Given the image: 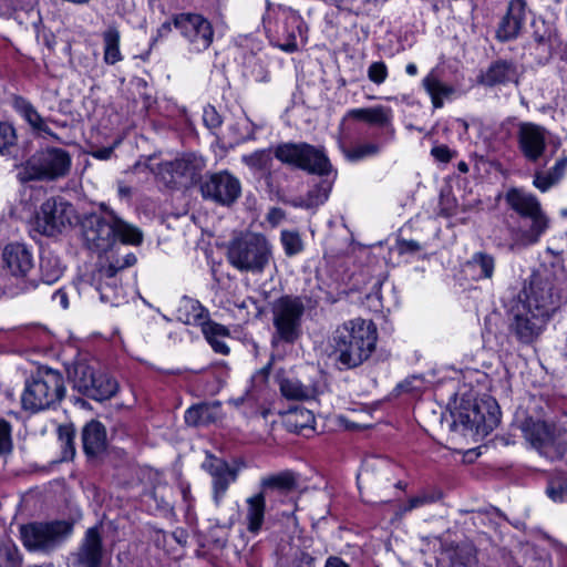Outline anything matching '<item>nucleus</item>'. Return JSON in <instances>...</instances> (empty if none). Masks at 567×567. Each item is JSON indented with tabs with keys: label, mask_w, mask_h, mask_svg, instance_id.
Segmentation results:
<instances>
[{
	"label": "nucleus",
	"mask_w": 567,
	"mask_h": 567,
	"mask_svg": "<svg viewBox=\"0 0 567 567\" xmlns=\"http://www.w3.org/2000/svg\"><path fill=\"white\" fill-rule=\"evenodd\" d=\"M104 215L89 214L81 221V235L84 245L91 251L102 254L113 248L118 238L122 244L141 245L143 233L118 217L114 210L101 206Z\"/></svg>",
	"instance_id": "nucleus-1"
},
{
	"label": "nucleus",
	"mask_w": 567,
	"mask_h": 567,
	"mask_svg": "<svg viewBox=\"0 0 567 567\" xmlns=\"http://www.w3.org/2000/svg\"><path fill=\"white\" fill-rule=\"evenodd\" d=\"M507 205L518 215V224L511 228L509 250L525 248L539 241L547 231L550 219L539 199L520 188H509L505 195Z\"/></svg>",
	"instance_id": "nucleus-2"
},
{
	"label": "nucleus",
	"mask_w": 567,
	"mask_h": 567,
	"mask_svg": "<svg viewBox=\"0 0 567 567\" xmlns=\"http://www.w3.org/2000/svg\"><path fill=\"white\" fill-rule=\"evenodd\" d=\"M332 340L337 362L344 369L357 368L375 350L377 327L372 321L353 319L339 327Z\"/></svg>",
	"instance_id": "nucleus-3"
},
{
	"label": "nucleus",
	"mask_w": 567,
	"mask_h": 567,
	"mask_svg": "<svg viewBox=\"0 0 567 567\" xmlns=\"http://www.w3.org/2000/svg\"><path fill=\"white\" fill-rule=\"evenodd\" d=\"M271 259L272 247L262 234H240L227 246L228 262L241 272L262 274Z\"/></svg>",
	"instance_id": "nucleus-4"
},
{
	"label": "nucleus",
	"mask_w": 567,
	"mask_h": 567,
	"mask_svg": "<svg viewBox=\"0 0 567 567\" xmlns=\"http://www.w3.org/2000/svg\"><path fill=\"white\" fill-rule=\"evenodd\" d=\"M65 394L64 380L59 371L44 368L25 382L21 395L24 411L37 413L54 406Z\"/></svg>",
	"instance_id": "nucleus-5"
},
{
	"label": "nucleus",
	"mask_w": 567,
	"mask_h": 567,
	"mask_svg": "<svg viewBox=\"0 0 567 567\" xmlns=\"http://www.w3.org/2000/svg\"><path fill=\"white\" fill-rule=\"evenodd\" d=\"M519 429L525 440L540 456L555 462L566 455L567 441L556 423L526 416L520 422Z\"/></svg>",
	"instance_id": "nucleus-6"
},
{
	"label": "nucleus",
	"mask_w": 567,
	"mask_h": 567,
	"mask_svg": "<svg viewBox=\"0 0 567 567\" xmlns=\"http://www.w3.org/2000/svg\"><path fill=\"white\" fill-rule=\"evenodd\" d=\"M306 306L302 297L286 295L276 299L271 306L274 342L295 343L302 333V318Z\"/></svg>",
	"instance_id": "nucleus-7"
},
{
	"label": "nucleus",
	"mask_w": 567,
	"mask_h": 567,
	"mask_svg": "<svg viewBox=\"0 0 567 567\" xmlns=\"http://www.w3.org/2000/svg\"><path fill=\"white\" fill-rule=\"evenodd\" d=\"M524 295L525 300L522 301L520 305L535 311L537 315H543V317L548 320L560 303L556 276L548 268L533 272L529 286L525 288Z\"/></svg>",
	"instance_id": "nucleus-8"
},
{
	"label": "nucleus",
	"mask_w": 567,
	"mask_h": 567,
	"mask_svg": "<svg viewBox=\"0 0 567 567\" xmlns=\"http://www.w3.org/2000/svg\"><path fill=\"white\" fill-rule=\"evenodd\" d=\"M71 168L70 154L58 147H48L33 154L19 173L21 182L55 181L68 175Z\"/></svg>",
	"instance_id": "nucleus-9"
},
{
	"label": "nucleus",
	"mask_w": 567,
	"mask_h": 567,
	"mask_svg": "<svg viewBox=\"0 0 567 567\" xmlns=\"http://www.w3.org/2000/svg\"><path fill=\"white\" fill-rule=\"evenodd\" d=\"M274 156L284 164L320 176L331 172V164L322 147L306 142L280 143L274 148Z\"/></svg>",
	"instance_id": "nucleus-10"
},
{
	"label": "nucleus",
	"mask_w": 567,
	"mask_h": 567,
	"mask_svg": "<svg viewBox=\"0 0 567 567\" xmlns=\"http://www.w3.org/2000/svg\"><path fill=\"white\" fill-rule=\"evenodd\" d=\"M72 533L65 520L29 523L20 527L23 546L31 551L50 553L59 547Z\"/></svg>",
	"instance_id": "nucleus-11"
},
{
	"label": "nucleus",
	"mask_w": 567,
	"mask_h": 567,
	"mask_svg": "<svg viewBox=\"0 0 567 567\" xmlns=\"http://www.w3.org/2000/svg\"><path fill=\"white\" fill-rule=\"evenodd\" d=\"M78 220L73 205L62 197H51L40 206L35 215L34 230L47 237H54L71 228Z\"/></svg>",
	"instance_id": "nucleus-12"
},
{
	"label": "nucleus",
	"mask_w": 567,
	"mask_h": 567,
	"mask_svg": "<svg viewBox=\"0 0 567 567\" xmlns=\"http://www.w3.org/2000/svg\"><path fill=\"white\" fill-rule=\"evenodd\" d=\"M173 24L179 30L190 52L200 53L212 45L214 28L202 14L190 12L175 14Z\"/></svg>",
	"instance_id": "nucleus-13"
},
{
	"label": "nucleus",
	"mask_w": 567,
	"mask_h": 567,
	"mask_svg": "<svg viewBox=\"0 0 567 567\" xmlns=\"http://www.w3.org/2000/svg\"><path fill=\"white\" fill-rule=\"evenodd\" d=\"M516 145L520 155L528 163H537L547 150L549 131L537 123L520 121L515 124Z\"/></svg>",
	"instance_id": "nucleus-14"
},
{
	"label": "nucleus",
	"mask_w": 567,
	"mask_h": 567,
	"mask_svg": "<svg viewBox=\"0 0 567 567\" xmlns=\"http://www.w3.org/2000/svg\"><path fill=\"white\" fill-rule=\"evenodd\" d=\"M200 193L205 199L218 205H233L241 193L238 178L227 171L206 174L200 183Z\"/></svg>",
	"instance_id": "nucleus-15"
},
{
	"label": "nucleus",
	"mask_w": 567,
	"mask_h": 567,
	"mask_svg": "<svg viewBox=\"0 0 567 567\" xmlns=\"http://www.w3.org/2000/svg\"><path fill=\"white\" fill-rule=\"evenodd\" d=\"M202 468L212 477L213 501L216 506H219L229 486L236 482L238 471L230 467L225 460L215 456L210 452H206Z\"/></svg>",
	"instance_id": "nucleus-16"
},
{
	"label": "nucleus",
	"mask_w": 567,
	"mask_h": 567,
	"mask_svg": "<svg viewBox=\"0 0 567 567\" xmlns=\"http://www.w3.org/2000/svg\"><path fill=\"white\" fill-rule=\"evenodd\" d=\"M547 321L543 315H537L519 303L509 329L519 342L529 344L540 336Z\"/></svg>",
	"instance_id": "nucleus-17"
},
{
	"label": "nucleus",
	"mask_w": 567,
	"mask_h": 567,
	"mask_svg": "<svg viewBox=\"0 0 567 567\" xmlns=\"http://www.w3.org/2000/svg\"><path fill=\"white\" fill-rule=\"evenodd\" d=\"M526 8L525 0L508 1L507 10L501 18L495 31V38L499 42H509L520 35L526 21Z\"/></svg>",
	"instance_id": "nucleus-18"
},
{
	"label": "nucleus",
	"mask_w": 567,
	"mask_h": 567,
	"mask_svg": "<svg viewBox=\"0 0 567 567\" xmlns=\"http://www.w3.org/2000/svg\"><path fill=\"white\" fill-rule=\"evenodd\" d=\"M103 543L100 528L94 526L86 530L78 550L72 555L73 567H102Z\"/></svg>",
	"instance_id": "nucleus-19"
},
{
	"label": "nucleus",
	"mask_w": 567,
	"mask_h": 567,
	"mask_svg": "<svg viewBox=\"0 0 567 567\" xmlns=\"http://www.w3.org/2000/svg\"><path fill=\"white\" fill-rule=\"evenodd\" d=\"M532 29L530 40L526 48L535 56L538 64H545L553 55L555 30L544 20H534Z\"/></svg>",
	"instance_id": "nucleus-20"
},
{
	"label": "nucleus",
	"mask_w": 567,
	"mask_h": 567,
	"mask_svg": "<svg viewBox=\"0 0 567 567\" xmlns=\"http://www.w3.org/2000/svg\"><path fill=\"white\" fill-rule=\"evenodd\" d=\"M92 285L100 292L104 302L115 305L122 292V280L118 268L114 266H97L91 275Z\"/></svg>",
	"instance_id": "nucleus-21"
},
{
	"label": "nucleus",
	"mask_w": 567,
	"mask_h": 567,
	"mask_svg": "<svg viewBox=\"0 0 567 567\" xmlns=\"http://www.w3.org/2000/svg\"><path fill=\"white\" fill-rule=\"evenodd\" d=\"M442 556L450 567H472L477 560V548L468 538L442 543Z\"/></svg>",
	"instance_id": "nucleus-22"
},
{
	"label": "nucleus",
	"mask_w": 567,
	"mask_h": 567,
	"mask_svg": "<svg viewBox=\"0 0 567 567\" xmlns=\"http://www.w3.org/2000/svg\"><path fill=\"white\" fill-rule=\"evenodd\" d=\"M520 72L514 61L499 59L489 64L485 72L478 76L480 83L486 86L514 83L518 85Z\"/></svg>",
	"instance_id": "nucleus-23"
},
{
	"label": "nucleus",
	"mask_w": 567,
	"mask_h": 567,
	"mask_svg": "<svg viewBox=\"0 0 567 567\" xmlns=\"http://www.w3.org/2000/svg\"><path fill=\"white\" fill-rule=\"evenodd\" d=\"M468 412L467 429L482 431H492L499 423V410L495 401H484L466 408Z\"/></svg>",
	"instance_id": "nucleus-24"
},
{
	"label": "nucleus",
	"mask_w": 567,
	"mask_h": 567,
	"mask_svg": "<svg viewBox=\"0 0 567 567\" xmlns=\"http://www.w3.org/2000/svg\"><path fill=\"white\" fill-rule=\"evenodd\" d=\"M205 166V159L193 153L184 154L182 157L165 164L166 171L172 174L173 179L176 182L177 179H185L189 183L198 179Z\"/></svg>",
	"instance_id": "nucleus-25"
},
{
	"label": "nucleus",
	"mask_w": 567,
	"mask_h": 567,
	"mask_svg": "<svg viewBox=\"0 0 567 567\" xmlns=\"http://www.w3.org/2000/svg\"><path fill=\"white\" fill-rule=\"evenodd\" d=\"M83 451L89 458L101 456L107 447L106 429L97 420H91L82 429Z\"/></svg>",
	"instance_id": "nucleus-26"
},
{
	"label": "nucleus",
	"mask_w": 567,
	"mask_h": 567,
	"mask_svg": "<svg viewBox=\"0 0 567 567\" xmlns=\"http://www.w3.org/2000/svg\"><path fill=\"white\" fill-rule=\"evenodd\" d=\"M2 259L13 276L24 277L33 268V258L22 244H9L4 247Z\"/></svg>",
	"instance_id": "nucleus-27"
},
{
	"label": "nucleus",
	"mask_w": 567,
	"mask_h": 567,
	"mask_svg": "<svg viewBox=\"0 0 567 567\" xmlns=\"http://www.w3.org/2000/svg\"><path fill=\"white\" fill-rule=\"evenodd\" d=\"M97 370L84 360L75 361L68 368V377L73 383V388L83 395H101L93 384V377Z\"/></svg>",
	"instance_id": "nucleus-28"
},
{
	"label": "nucleus",
	"mask_w": 567,
	"mask_h": 567,
	"mask_svg": "<svg viewBox=\"0 0 567 567\" xmlns=\"http://www.w3.org/2000/svg\"><path fill=\"white\" fill-rule=\"evenodd\" d=\"M346 117L364 121L380 127H386L390 136L392 137L394 135V128L391 125L392 112L389 107L379 105L374 107L353 109L347 113Z\"/></svg>",
	"instance_id": "nucleus-29"
},
{
	"label": "nucleus",
	"mask_w": 567,
	"mask_h": 567,
	"mask_svg": "<svg viewBox=\"0 0 567 567\" xmlns=\"http://www.w3.org/2000/svg\"><path fill=\"white\" fill-rule=\"evenodd\" d=\"M13 107L27 121L32 131L47 134L58 140V136L48 126V121L40 115L37 109L27 99L14 96Z\"/></svg>",
	"instance_id": "nucleus-30"
},
{
	"label": "nucleus",
	"mask_w": 567,
	"mask_h": 567,
	"mask_svg": "<svg viewBox=\"0 0 567 567\" xmlns=\"http://www.w3.org/2000/svg\"><path fill=\"white\" fill-rule=\"evenodd\" d=\"M332 189V182L321 179L313 185L305 196H298L290 200V205L297 208L312 209L324 204Z\"/></svg>",
	"instance_id": "nucleus-31"
},
{
	"label": "nucleus",
	"mask_w": 567,
	"mask_h": 567,
	"mask_svg": "<svg viewBox=\"0 0 567 567\" xmlns=\"http://www.w3.org/2000/svg\"><path fill=\"white\" fill-rule=\"evenodd\" d=\"M464 267L475 281L492 280L496 260L493 255L486 251H477L465 262Z\"/></svg>",
	"instance_id": "nucleus-32"
},
{
	"label": "nucleus",
	"mask_w": 567,
	"mask_h": 567,
	"mask_svg": "<svg viewBox=\"0 0 567 567\" xmlns=\"http://www.w3.org/2000/svg\"><path fill=\"white\" fill-rule=\"evenodd\" d=\"M246 527L250 534H258L265 523L266 496L264 493H256L246 499Z\"/></svg>",
	"instance_id": "nucleus-33"
},
{
	"label": "nucleus",
	"mask_w": 567,
	"mask_h": 567,
	"mask_svg": "<svg viewBox=\"0 0 567 567\" xmlns=\"http://www.w3.org/2000/svg\"><path fill=\"white\" fill-rule=\"evenodd\" d=\"M298 487V477L291 471H282L277 474L265 476L260 480V493L267 497L270 491L280 494H288Z\"/></svg>",
	"instance_id": "nucleus-34"
},
{
	"label": "nucleus",
	"mask_w": 567,
	"mask_h": 567,
	"mask_svg": "<svg viewBox=\"0 0 567 567\" xmlns=\"http://www.w3.org/2000/svg\"><path fill=\"white\" fill-rule=\"evenodd\" d=\"M566 171L567 155H563L548 171H536L534 173L533 185L540 192L545 193L563 179Z\"/></svg>",
	"instance_id": "nucleus-35"
},
{
	"label": "nucleus",
	"mask_w": 567,
	"mask_h": 567,
	"mask_svg": "<svg viewBox=\"0 0 567 567\" xmlns=\"http://www.w3.org/2000/svg\"><path fill=\"white\" fill-rule=\"evenodd\" d=\"M566 171L567 155H563L548 171H536L534 173L533 185L540 192L545 193L563 179Z\"/></svg>",
	"instance_id": "nucleus-36"
},
{
	"label": "nucleus",
	"mask_w": 567,
	"mask_h": 567,
	"mask_svg": "<svg viewBox=\"0 0 567 567\" xmlns=\"http://www.w3.org/2000/svg\"><path fill=\"white\" fill-rule=\"evenodd\" d=\"M566 171L567 155H563L548 171H536L534 173L533 185L540 192L545 193L563 179Z\"/></svg>",
	"instance_id": "nucleus-37"
},
{
	"label": "nucleus",
	"mask_w": 567,
	"mask_h": 567,
	"mask_svg": "<svg viewBox=\"0 0 567 567\" xmlns=\"http://www.w3.org/2000/svg\"><path fill=\"white\" fill-rule=\"evenodd\" d=\"M566 171L567 155H563L548 171H536L534 173L533 185L540 192L545 193L563 179Z\"/></svg>",
	"instance_id": "nucleus-38"
},
{
	"label": "nucleus",
	"mask_w": 567,
	"mask_h": 567,
	"mask_svg": "<svg viewBox=\"0 0 567 567\" xmlns=\"http://www.w3.org/2000/svg\"><path fill=\"white\" fill-rule=\"evenodd\" d=\"M177 319L185 324L202 326L208 322V311L199 301L184 297L177 309Z\"/></svg>",
	"instance_id": "nucleus-39"
},
{
	"label": "nucleus",
	"mask_w": 567,
	"mask_h": 567,
	"mask_svg": "<svg viewBox=\"0 0 567 567\" xmlns=\"http://www.w3.org/2000/svg\"><path fill=\"white\" fill-rule=\"evenodd\" d=\"M219 403H199L192 405L185 412V422L189 426H206L217 421Z\"/></svg>",
	"instance_id": "nucleus-40"
},
{
	"label": "nucleus",
	"mask_w": 567,
	"mask_h": 567,
	"mask_svg": "<svg viewBox=\"0 0 567 567\" xmlns=\"http://www.w3.org/2000/svg\"><path fill=\"white\" fill-rule=\"evenodd\" d=\"M102 38L104 45V62L113 65L122 61L123 56L120 51V31L115 27H110L103 32Z\"/></svg>",
	"instance_id": "nucleus-41"
},
{
	"label": "nucleus",
	"mask_w": 567,
	"mask_h": 567,
	"mask_svg": "<svg viewBox=\"0 0 567 567\" xmlns=\"http://www.w3.org/2000/svg\"><path fill=\"white\" fill-rule=\"evenodd\" d=\"M280 392L288 400L306 401L315 396L313 389L303 385L297 379H282L280 381Z\"/></svg>",
	"instance_id": "nucleus-42"
},
{
	"label": "nucleus",
	"mask_w": 567,
	"mask_h": 567,
	"mask_svg": "<svg viewBox=\"0 0 567 567\" xmlns=\"http://www.w3.org/2000/svg\"><path fill=\"white\" fill-rule=\"evenodd\" d=\"M423 85L431 95L433 106L440 109L443 106V99L450 96L454 89L442 83L433 73H430L424 80Z\"/></svg>",
	"instance_id": "nucleus-43"
},
{
	"label": "nucleus",
	"mask_w": 567,
	"mask_h": 567,
	"mask_svg": "<svg viewBox=\"0 0 567 567\" xmlns=\"http://www.w3.org/2000/svg\"><path fill=\"white\" fill-rule=\"evenodd\" d=\"M202 330L206 340L215 352L220 354H228V347L223 340L219 339L220 337H226L228 334L227 328L221 324L208 321L206 324H204Z\"/></svg>",
	"instance_id": "nucleus-44"
},
{
	"label": "nucleus",
	"mask_w": 567,
	"mask_h": 567,
	"mask_svg": "<svg viewBox=\"0 0 567 567\" xmlns=\"http://www.w3.org/2000/svg\"><path fill=\"white\" fill-rule=\"evenodd\" d=\"M101 395H86L87 398L95 401H104L114 396L118 390V384L115 379L110 377L104 372L97 371V373L93 377V384Z\"/></svg>",
	"instance_id": "nucleus-45"
},
{
	"label": "nucleus",
	"mask_w": 567,
	"mask_h": 567,
	"mask_svg": "<svg viewBox=\"0 0 567 567\" xmlns=\"http://www.w3.org/2000/svg\"><path fill=\"white\" fill-rule=\"evenodd\" d=\"M380 150V144L372 142L361 143L349 147L341 145V151L344 157L350 162H358L363 158L374 156L379 154Z\"/></svg>",
	"instance_id": "nucleus-46"
},
{
	"label": "nucleus",
	"mask_w": 567,
	"mask_h": 567,
	"mask_svg": "<svg viewBox=\"0 0 567 567\" xmlns=\"http://www.w3.org/2000/svg\"><path fill=\"white\" fill-rule=\"evenodd\" d=\"M58 439L62 450V461H70L75 455V429L73 424H62L58 427Z\"/></svg>",
	"instance_id": "nucleus-47"
},
{
	"label": "nucleus",
	"mask_w": 567,
	"mask_h": 567,
	"mask_svg": "<svg viewBox=\"0 0 567 567\" xmlns=\"http://www.w3.org/2000/svg\"><path fill=\"white\" fill-rule=\"evenodd\" d=\"M22 555L10 539H0V567H21Z\"/></svg>",
	"instance_id": "nucleus-48"
},
{
	"label": "nucleus",
	"mask_w": 567,
	"mask_h": 567,
	"mask_svg": "<svg viewBox=\"0 0 567 567\" xmlns=\"http://www.w3.org/2000/svg\"><path fill=\"white\" fill-rule=\"evenodd\" d=\"M137 262V258L133 252H126L121 247L112 250L106 257L105 262H100L97 266H114L118 268V274Z\"/></svg>",
	"instance_id": "nucleus-49"
},
{
	"label": "nucleus",
	"mask_w": 567,
	"mask_h": 567,
	"mask_svg": "<svg viewBox=\"0 0 567 567\" xmlns=\"http://www.w3.org/2000/svg\"><path fill=\"white\" fill-rule=\"evenodd\" d=\"M17 132L12 124L0 122V155H9L17 146Z\"/></svg>",
	"instance_id": "nucleus-50"
},
{
	"label": "nucleus",
	"mask_w": 567,
	"mask_h": 567,
	"mask_svg": "<svg viewBox=\"0 0 567 567\" xmlns=\"http://www.w3.org/2000/svg\"><path fill=\"white\" fill-rule=\"evenodd\" d=\"M281 243L287 256H295L302 251L303 243L296 231L285 230L281 233Z\"/></svg>",
	"instance_id": "nucleus-51"
},
{
	"label": "nucleus",
	"mask_w": 567,
	"mask_h": 567,
	"mask_svg": "<svg viewBox=\"0 0 567 567\" xmlns=\"http://www.w3.org/2000/svg\"><path fill=\"white\" fill-rule=\"evenodd\" d=\"M278 567H315V557L305 550L298 549L288 560L280 563Z\"/></svg>",
	"instance_id": "nucleus-52"
},
{
	"label": "nucleus",
	"mask_w": 567,
	"mask_h": 567,
	"mask_svg": "<svg viewBox=\"0 0 567 567\" xmlns=\"http://www.w3.org/2000/svg\"><path fill=\"white\" fill-rule=\"evenodd\" d=\"M245 163L254 168L264 169L271 162L269 150L256 151L255 153L244 157Z\"/></svg>",
	"instance_id": "nucleus-53"
},
{
	"label": "nucleus",
	"mask_w": 567,
	"mask_h": 567,
	"mask_svg": "<svg viewBox=\"0 0 567 567\" xmlns=\"http://www.w3.org/2000/svg\"><path fill=\"white\" fill-rule=\"evenodd\" d=\"M11 425L6 420H0V456L12 452Z\"/></svg>",
	"instance_id": "nucleus-54"
},
{
	"label": "nucleus",
	"mask_w": 567,
	"mask_h": 567,
	"mask_svg": "<svg viewBox=\"0 0 567 567\" xmlns=\"http://www.w3.org/2000/svg\"><path fill=\"white\" fill-rule=\"evenodd\" d=\"M377 462H380V461L375 458L372 461L364 462L362 468L360 470V472L358 474V486H359L362 498H364L363 492H362L363 485L367 487L370 485V483L372 481V471L375 468ZM363 501L368 502V503L371 502L370 499H363Z\"/></svg>",
	"instance_id": "nucleus-55"
},
{
	"label": "nucleus",
	"mask_w": 567,
	"mask_h": 567,
	"mask_svg": "<svg viewBox=\"0 0 567 567\" xmlns=\"http://www.w3.org/2000/svg\"><path fill=\"white\" fill-rule=\"evenodd\" d=\"M388 76V68L383 62H373L368 70V78L375 84H381Z\"/></svg>",
	"instance_id": "nucleus-56"
},
{
	"label": "nucleus",
	"mask_w": 567,
	"mask_h": 567,
	"mask_svg": "<svg viewBox=\"0 0 567 567\" xmlns=\"http://www.w3.org/2000/svg\"><path fill=\"white\" fill-rule=\"evenodd\" d=\"M203 121H204L205 125L210 130L219 127L223 123L221 116L218 114L216 109L213 106L205 107Z\"/></svg>",
	"instance_id": "nucleus-57"
},
{
	"label": "nucleus",
	"mask_w": 567,
	"mask_h": 567,
	"mask_svg": "<svg viewBox=\"0 0 567 567\" xmlns=\"http://www.w3.org/2000/svg\"><path fill=\"white\" fill-rule=\"evenodd\" d=\"M432 156L442 163H449L454 156H456V152L449 148L446 145H439L432 148Z\"/></svg>",
	"instance_id": "nucleus-58"
},
{
	"label": "nucleus",
	"mask_w": 567,
	"mask_h": 567,
	"mask_svg": "<svg viewBox=\"0 0 567 567\" xmlns=\"http://www.w3.org/2000/svg\"><path fill=\"white\" fill-rule=\"evenodd\" d=\"M395 247L400 255L415 254L421 250V245L415 240L398 239Z\"/></svg>",
	"instance_id": "nucleus-59"
},
{
	"label": "nucleus",
	"mask_w": 567,
	"mask_h": 567,
	"mask_svg": "<svg viewBox=\"0 0 567 567\" xmlns=\"http://www.w3.org/2000/svg\"><path fill=\"white\" fill-rule=\"evenodd\" d=\"M45 267H47V262L44 260H42L41 261L42 280L45 284H52V282L56 281L61 277L62 269L60 267H54L49 272L45 271Z\"/></svg>",
	"instance_id": "nucleus-60"
},
{
	"label": "nucleus",
	"mask_w": 567,
	"mask_h": 567,
	"mask_svg": "<svg viewBox=\"0 0 567 567\" xmlns=\"http://www.w3.org/2000/svg\"><path fill=\"white\" fill-rule=\"evenodd\" d=\"M547 495L554 499V501H557V499H561L564 494L567 492V485L565 483H559L557 486H555L554 484H550L548 487H547Z\"/></svg>",
	"instance_id": "nucleus-61"
},
{
	"label": "nucleus",
	"mask_w": 567,
	"mask_h": 567,
	"mask_svg": "<svg viewBox=\"0 0 567 567\" xmlns=\"http://www.w3.org/2000/svg\"><path fill=\"white\" fill-rule=\"evenodd\" d=\"M324 567H350L346 561H343L338 556H330L326 560Z\"/></svg>",
	"instance_id": "nucleus-62"
},
{
	"label": "nucleus",
	"mask_w": 567,
	"mask_h": 567,
	"mask_svg": "<svg viewBox=\"0 0 567 567\" xmlns=\"http://www.w3.org/2000/svg\"><path fill=\"white\" fill-rule=\"evenodd\" d=\"M427 502V497L425 496H415V497H412L410 501H409V505L408 507L405 508L406 511H411L413 508H416L423 504H425Z\"/></svg>",
	"instance_id": "nucleus-63"
},
{
	"label": "nucleus",
	"mask_w": 567,
	"mask_h": 567,
	"mask_svg": "<svg viewBox=\"0 0 567 567\" xmlns=\"http://www.w3.org/2000/svg\"><path fill=\"white\" fill-rule=\"evenodd\" d=\"M52 299L53 300H58L59 303L63 307V308H66L68 305H69V300H68V296L64 291H62L61 289H58L53 296H52Z\"/></svg>",
	"instance_id": "nucleus-64"
}]
</instances>
